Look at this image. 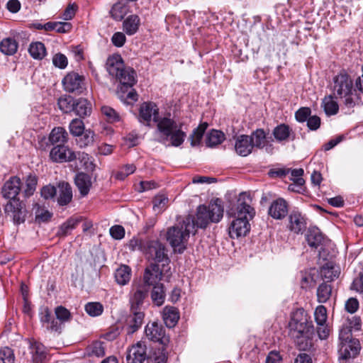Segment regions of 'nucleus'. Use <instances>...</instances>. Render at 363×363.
I'll return each instance as SVG.
<instances>
[{
	"mask_svg": "<svg viewBox=\"0 0 363 363\" xmlns=\"http://www.w3.org/2000/svg\"><path fill=\"white\" fill-rule=\"evenodd\" d=\"M21 182L17 177H11L2 187V195L6 199H16L21 191Z\"/></svg>",
	"mask_w": 363,
	"mask_h": 363,
	"instance_id": "19",
	"label": "nucleus"
},
{
	"mask_svg": "<svg viewBox=\"0 0 363 363\" xmlns=\"http://www.w3.org/2000/svg\"><path fill=\"white\" fill-rule=\"evenodd\" d=\"M86 312L92 317L99 316L104 311V306L99 302H89L85 305Z\"/></svg>",
	"mask_w": 363,
	"mask_h": 363,
	"instance_id": "49",
	"label": "nucleus"
},
{
	"mask_svg": "<svg viewBox=\"0 0 363 363\" xmlns=\"http://www.w3.org/2000/svg\"><path fill=\"white\" fill-rule=\"evenodd\" d=\"M109 233L111 236L115 240H121L125 237V228L121 225H115L112 226Z\"/></svg>",
	"mask_w": 363,
	"mask_h": 363,
	"instance_id": "55",
	"label": "nucleus"
},
{
	"mask_svg": "<svg viewBox=\"0 0 363 363\" xmlns=\"http://www.w3.org/2000/svg\"><path fill=\"white\" fill-rule=\"evenodd\" d=\"M69 135L62 127H55L50 132L48 141L51 145H65L67 143Z\"/></svg>",
	"mask_w": 363,
	"mask_h": 363,
	"instance_id": "23",
	"label": "nucleus"
},
{
	"mask_svg": "<svg viewBox=\"0 0 363 363\" xmlns=\"http://www.w3.org/2000/svg\"><path fill=\"white\" fill-rule=\"evenodd\" d=\"M86 354L89 357H102L105 355V347L101 341H95L86 347Z\"/></svg>",
	"mask_w": 363,
	"mask_h": 363,
	"instance_id": "39",
	"label": "nucleus"
},
{
	"mask_svg": "<svg viewBox=\"0 0 363 363\" xmlns=\"http://www.w3.org/2000/svg\"><path fill=\"white\" fill-rule=\"evenodd\" d=\"M15 357L13 350L5 347L0 349V363H14Z\"/></svg>",
	"mask_w": 363,
	"mask_h": 363,
	"instance_id": "53",
	"label": "nucleus"
},
{
	"mask_svg": "<svg viewBox=\"0 0 363 363\" xmlns=\"http://www.w3.org/2000/svg\"><path fill=\"white\" fill-rule=\"evenodd\" d=\"M314 316L316 324L327 322L328 316L326 308L323 305L318 306L315 310Z\"/></svg>",
	"mask_w": 363,
	"mask_h": 363,
	"instance_id": "54",
	"label": "nucleus"
},
{
	"mask_svg": "<svg viewBox=\"0 0 363 363\" xmlns=\"http://www.w3.org/2000/svg\"><path fill=\"white\" fill-rule=\"evenodd\" d=\"M288 228L290 231L299 234L306 228V222L304 216L297 211H292L289 216Z\"/></svg>",
	"mask_w": 363,
	"mask_h": 363,
	"instance_id": "18",
	"label": "nucleus"
},
{
	"mask_svg": "<svg viewBox=\"0 0 363 363\" xmlns=\"http://www.w3.org/2000/svg\"><path fill=\"white\" fill-rule=\"evenodd\" d=\"M50 159L57 163L69 162L75 160L74 151L65 145H56L50 151Z\"/></svg>",
	"mask_w": 363,
	"mask_h": 363,
	"instance_id": "11",
	"label": "nucleus"
},
{
	"mask_svg": "<svg viewBox=\"0 0 363 363\" xmlns=\"http://www.w3.org/2000/svg\"><path fill=\"white\" fill-rule=\"evenodd\" d=\"M57 319L62 324L71 320L72 315L69 310L63 306H57L55 309Z\"/></svg>",
	"mask_w": 363,
	"mask_h": 363,
	"instance_id": "52",
	"label": "nucleus"
},
{
	"mask_svg": "<svg viewBox=\"0 0 363 363\" xmlns=\"http://www.w3.org/2000/svg\"><path fill=\"white\" fill-rule=\"evenodd\" d=\"M101 112L107 117L108 121L110 122H114L119 119L118 115L111 107L103 106L101 108Z\"/></svg>",
	"mask_w": 363,
	"mask_h": 363,
	"instance_id": "61",
	"label": "nucleus"
},
{
	"mask_svg": "<svg viewBox=\"0 0 363 363\" xmlns=\"http://www.w3.org/2000/svg\"><path fill=\"white\" fill-rule=\"evenodd\" d=\"M38 183V178L35 175L29 174L26 180V187L24 189L25 196L29 197L33 194L35 191Z\"/></svg>",
	"mask_w": 363,
	"mask_h": 363,
	"instance_id": "48",
	"label": "nucleus"
},
{
	"mask_svg": "<svg viewBox=\"0 0 363 363\" xmlns=\"http://www.w3.org/2000/svg\"><path fill=\"white\" fill-rule=\"evenodd\" d=\"M225 140V135L223 132L212 130L206 137V144L208 147H212L220 144Z\"/></svg>",
	"mask_w": 363,
	"mask_h": 363,
	"instance_id": "40",
	"label": "nucleus"
},
{
	"mask_svg": "<svg viewBox=\"0 0 363 363\" xmlns=\"http://www.w3.org/2000/svg\"><path fill=\"white\" fill-rule=\"evenodd\" d=\"M135 169L133 164H126L116 174V177L119 180H123L126 177L133 174Z\"/></svg>",
	"mask_w": 363,
	"mask_h": 363,
	"instance_id": "57",
	"label": "nucleus"
},
{
	"mask_svg": "<svg viewBox=\"0 0 363 363\" xmlns=\"http://www.w3.org/2000/svg\"><path fill=\"white\" fill-rule=\"evenodd\" d=\"M162 318L167 327H174L179 319L178 309L174 306H165L162 311Z\"/></svg>",
	"mask_w": 363,
	"mask_h": 363,
	"instance_id": "24",
	"label": "nucleus"
},
{
	"mask_svg": "<svg viewBox=\"0 0 363 363\" xmlns=\"http://www.w3.org/2000/svg\"><path fill=\"white\" fill-rule=\"evenodd\" d=\"M146 345L138 342L128 351L126 360L128 363H143L147 358Z\"/></svg>",
	"mask_w": 363,
	"mask_h": 363,
	"instance_id": "17",
	"label": "nucleus"
},
{
	"mask_svg": "<svg viewBox=\"0 0 363 363\" xmlns=\"http://www.w3.org/2000/svg\"><path fill=\"white\" fill-rule=\"evenodd\" d=\"M75 160H78L81 165L87 170L93 171L94 164L91 161L89 155L84 152H74Z\"/></svg>",
	"mask_w": 363,
	"mask_h": 363,
	"instance_id": "46",
	"label": "nucleus"
},
{
	"mask_svg": "<svg viewBox=\"0 0 363 363\" xmlns=\"http://www.w3.org/2000/svg\"><path fill=\"white\" fill-rule=\"evenodd\" d=\"M28 51L30 55L36 60H41L46 55L45 47L41 42H35L31 43L30 45Z\"/></svg>",
	"mask_w": 363,
	"mask_h": 363,
	"instance_id": "42",
	"label": "nucleus"
},
{
	"mask_svg": "<svg viewBox=\"0 0 363 363\" xmlns=\"http://www.w3.org/2000/svg\"><path fill=\"white\" fill-rule=\"evenodd\" d=\"M253 143V147L262 148L266 144V133L263 129H257L250 136Z\"/></svg>",
	"mask_w": 363,
	"mask_h": 363,
	"instance_id": "44",
	"label": "nucleus"
},
{
	"mask_svg": "<svg viewBox=\"0 0 363 363\" xmlns=\"http://www.w3.org/2000/svg\"><path fill=\"white\" fill-rule=\"evenodd\" d=\"M79 223V220L77 218H69L59 227L57 235L59 237H65L68 235L70 234L71 231L76 228Z\"/></svg>",
	"mask_w": 363,
	"mask_h": 363,
	"instance_id": "38",
	"label": "nucleus"
},
{
	"mask_svg": "<svg viewBox=\"0 0 363 363\" xmlns=\"http://www.w3.org/2000/svg\"><path fill=\"white\" fill-rule=\"evenodd\" d=\"M251 201L247 193H241L239 195L237 206L231 213L234 220L229 228V235L232 238L245 236L250 231L249 220L255 215V211L251 206Z\"/></svg>",
	"mask_w": 363,
	"mask_h": 363,
	"instance_id": "1",
	"label": "nucleus"
},
{
	"mask_svg": "<svg viewBox=\"0 0 363 363\" xmlns=\"http://www.w3.org/2000/svg\"><path fill=\"white\" fill-rule=\"evenodd\" d=\"M190 233L195 234L193 220L185 218L182 223L167 229L166 239L175 252L182 254L186 248Z\"/></svg>",
	"mask_w": 363,
	"mask_h": 363,
	"instance_id": "4",
	"label": "nucleus"
},
{
	"mask_svg": "<svg viewBox=\"0 0 363 363\" xmlns=\"http://www.w3.org/2000/svg\"><path fill=\"white\" fill-rule=\"evenodd\" d=\"M168 201V198L163 194L156 196L153 199L154 211L161 213L167 206Z\"/></svg>",
	"mask_w": 363,
	"mask_h": 363,
	"instance_id": "51",
	"label": "nucleus"
},
{
	"mask_svg": "<svg viewBox=\"0 0 363 363\" xmlns=\"http://www.w3.org/2000/svg\"><path fill=\"white\" fill-rule=\"evenodd\" d=\"M282 357L279 352L276 350H272L269 352L266 358V363H280Z\"/></svg>",
	"mask_w": 363,
	"mask_h": 363,
	"instance_id": "64",
	"label": "nucleus"
},
{
	"mask_svg": "<svg viewBox=\"0 0 363 363\" xmlns=\"http://www.w3.org/2000/svg\"><path fill=\"white\" fill-rule=\"evenodd\" d=\"M140 121L144 122H150L153 118V121H157L158 118V108L157 106L151 102L143 103L140 108Z\"/></svg>",
	"mask_w": 363,
	"mask_h": 363,
	"instance_id": "21",
	"label": "nucleus"
},
{
	"mask_svg": "<svg viewBox=\"0 0 363 363\" xmlns=\"http://www.w3.org/2000/svg\"><path fill=\"white\" fill-rule=\"evenodd\" d=\"M351 289L357 292L363 293V272L359 273L352 284Z\"/></svg>",
	"mask_w": 363,
	"mask_h": 363,
	"instance_id": "63",
	"label": "nucleus"
},
{
	"mask_svg": "<svg viewBox=\"0 0 363 363\" xmlns=\"http://www.w3.org/2000/svg\"><path fill=\"white\" fill-rule=\"evenodd\" d=\"M145 315L140 309L132 310L130 313L126 317L125 328L128 334H133L136 332L143 323Z\"/></svg>",
	"mask_w": 363,
	"mask_h": 363,
	"instance_id": "16",
	"label": "nucleus"
},
{
	"mask_svg": "<svg viewBox=\"0 0 363 363\" xmlns=\"http://www.w3.org/2000/svg\"><path fill=\"white\" fill-rule=\"evenodd\" d=\"M74 182L81 195L86 196L91 186V177L88 174L81 172L76 175Z\"/></svg>",
	"mask_w": 363,
	"mask_h": 363,
	"instance_id": "27",
	"label": "nucleus"
},
{
	"mask_svg": "<svg viewBox=\"0 0 363 363\" xmlns=\"http://www.w3.org/2000/svg\"><path fill=\"white\" fill-rule=\"evenodd\" d=\"M139 24V17L136 15H131L123 21V30L128 35H133L137 32Z\"/></svg>",
	"mask_w": 363,
	"mask_h": 363,
	"instance_id": "35",
	"label": "nucleus"
},
{
	"mask_svg": "<svg viewBox=\"0 0 363 363\" xmlns=\"http://www.w3.org/2000/svg\"><path fill=\"white\" fill-rule=\"evenodd\" d=\"M75 101L71 96H63L59 98L57 105L62 112L67 113L74 111Z\"/></svg>",
	"mask_w": 363,
	"mask_h": 363,
	"instance_id": "41",
	"label": "nucleus"
},
{
	"mask_svg": "<svg viewBox=\"0 0 363 363\" xmlns=\"http://www.w3.org/2000/svg\"><path fill=\"white\" fill-rule=\"evenodd\" d=\"M252 149L253 143H252L250 135H241L238 137L235 144V150L239 155L242 157L247 156L252 152Z\"/></svg>",
	"mask_w": 363,
	"mask_h": 363,
	"instance_id": "20",
	"label": "nucleus"
},
{
	"mask_svg": "<svg viewBox=\"0 0 363 363\" xmlns=\"http://www.w3.org/2000/svg\"><path fill=\"white\" fill-rule=\"evenodd\" d=\"M94 133L90 130H86L83 133L76 136V144L80 148L86 147L94 143Z\"/></svg>",
	"mask_w": 363,
	"mask_h": 363,
	"instance_id": "33",
	"label": "nucleus"
},
{
	"mask_svg": "<svg viewBox=\"0 0 363 363\" xmlns=\"http://www.w3.org/2000/svg\"><path fill=\"white\" fill-rule=\"evenodd\" d=\"M207 127L208 123L205 122L201 123L196 128L193 130V133L189 137L191 146H196L200 143Z\"/></svg>",
	"mask_w": 363,
	"mask_h": 363,
	"instance_id": "43",
	"label": "nucleus"
},
{
	"mask_svg": "<svg viewBox=\"0 0 363 363\" xmlns=\"http://www.w3.org/2000/svg\"><path fill=\"white\" fill-rule=\"evenodd\" d=\"M115 280L121 286L126 285L130 280L131 269L128 265L120 266L115 272Z\"/></svg>",
	"mask_w": 363,
	"mask_h": 363,
	"instance_id": "28",
	"label": "nucleus"
},
{
	"mask_svg": "<svg viewBox=\"0 0 363 363\" xmlns=\"http://www.w3.org/2000/svg\"><path fill=\"white\" fill-rule=\"evenodd\" d=\"M69 130L70 133L74 137L79 135L86 130L84 122L78 118H74L70 122Z\"/></svg>",
	"mask_w": 363,
	"mask_h": 363,
	"instance_id": "50",
	"label": "nucleus"
},
{
	"mask_svg": "<svg viewBox=\"0 0 363 363\" xmlns=\"http://www.w3.org/2000/svg\"><path fill=\"white\" fill-rule=\"evenodd\" d=\"M151 298L152 302L158 306L163 304L165 300V291L162 284H157L153 286Z\"/></svg>",
	"mask_w": 363,
	"mask_h": 363,
	"instance_id": "36",
	"label": "nucleus"
},
{
	"mask_svg": "<svg viewBox=\"0 0 363 363\" xmlns=\"http://www.w3.org/2000/svg\"><path fill=\"white\" fill-rule=\"evenodd\" d=\"M316 330L320 340H325L330 335V330L327 322L317 324Z\"/></svg>",
	"mask_w": 363,
	"mask_h": 363,
	"instance_id": "58",
	"label": "nucleus"
},
{
	"mask_svg": "<svg viewBox=\"0 0 363 363\" xmlns=\"http://www.w3.org/2000/svg\"><path fill=\"white\" fill-rule=\"evenodd\" d=\"M66 91L79 95L86 89L85 78L74 72H69L62 79Z\"/></svg>",
	"mask_w": 363,
	"mask_h": 363,
	"instance_id": "9",
	"label": "nucleus"
},
{
	"mask_svg": "<svg viewBox=\"0 0 363 363\" xmlns=\"http://www.w3.org/2000/svg\"><path fill=\"white\" fill-rule=\"evenodd\" d=\"M33 358L35 363H45L47 359V351L44 345L35 344L33 347Z\"/></svg>",
	"mask_w": 363,
	"mask_h": 363,
	"instance_id": "45",
	"label": "nucleus"
},
{
	"mask_svg": "<svg viewBox=\"0 0 363 363\" xmlns=\"http://www.w3.org/2000/svg\"><path fill=\"white\" fill-rule=\"evenodd\" d=\"M288 329L289 336L294 340L300 350H306L308 343H304L303 340L311 338L314 328L303 308H296L291 313Z\"/></svg>",
	"mask_w": 363,
	"mask_h": 363,
	"instance_id": "2",
	"label": "nucleus"
},
{
	"mask_svg": "<svg viewBox=\"0 0 363 363\" xmlns=\"http://www.w3.org/2000/svg\"><path fill=\"white\" fill-rule=\"evenodd\" d=\"M17 50L18 43L13 38H7L0 43V51L4 55H12L16 52Z\"/></svg>",
	"mask_w": 363,
	"mask_h": 363,
	"instance_id": "34",
	"label": "nucleus"
},
{
	"mask_svg": "<svg viewBox=\"0 0 363 363\" xmlns=\"http://www.w3.org/2000/svg\"><path fill=\"white\" fill-rule=\"evenodd\" d=\"M74 111L82 118L89 116L91 113V104L85 99H79L75 101Z\"/></svg>",
	"mask_w": 363,
	"mask_h": 363,
	"instance_id": "32",
	"label": "nucleus"
},
{
	"mask_svg": "<svg viewBox=\"0 0 363 363\" xmlns=\"http://www.w3.org/2000/svg\"><path fill=\"white\" fill-rule=\"evenodd\" d=\"M148 288L141 281H134L130 295V308L139 309L147 296Z\"/></svg>",
	"mask_w": 363,
	"mask_h": 363,
	"instance_id": "10",
	"label": "nucleus"
},
{
	"mask_svg": "<svg viewBox=\"0 0 363 363\" xmlns=\"http://www.w3.org/2000/svg\"><path fill=\"white\" fill-rule=\"evenodd\" d=\"M106 67L110 75L119 80L122 91L132 87L136 82L135 71L125 67L123 59L119 55L109 57L106 60Z\"/></svg>",
	"mask_w": 363,
	"mask_h": 363,
	"instance_id": "5",
	"label": "nucleus"
},
{
	"mask_svg": "<svg viewBox=\"0 0 363 363\" xmlns=\"http://www.w3.org/2000/svg\"><path fill=\"white\" fill-rule=\"evenodd\" d=\"M6 213L11 214L16 223H23L25 220V211L22 202L16 199H10L4 207Z\"/></svg>",
	"mask_w": 363,
	"mask_h": 363,
	"instance_id": "15",
	"label": "nucleus"
},
{
	"mask_svg": "<svg viewBox=\"0 0 363 363\" xmlns=\"http://www.w3.org/2000/svg\"><path fill=\"white\" fill-rule=\"evenodd\" d=\"M58 189V204L60 206L67 205L72 199V190L71 186L67 182H62L59 183Z\"/></svg>",
	"mask_w": 363,
	"mask_h": 363,
	"instance_id": "25",
	"label": "nucleus"
},
{
	"mask_svg": "<svg viewBox=\"0 0 363 363\" xmlns=\"http://www.w3.org/2000/svg\"><path fill=\"white\" fill-rule=\"evenodd\" d=\"M273 135L277 141L283 142L288 141L292 134V129L284 123H281L273 130Z\"/></svg>",
	"mask_w": 363,
	"mask_h": 363,
	"instance_id": "29",
	"label": "nucleus"
},
{
	"mask_svg": "<svg viewBox=\"0 0 363 363\" xmlns=\"http://www.w3.org/2000/svg\"><path fill=\"white\" fill-rule=\"evenodd\" d=\"M145 333L147 337L153 342L165 345L168 342V337L165 336V330L162 325L156 322L148 323L145 326Z\"/></svg>",
	"mask_w": 363,
	"mask_h": 363,
	"instance_id": "14",
	"label": "nucleus"
},
{
	"mask_svg": "<svg viewBox=\"0 0 363 363\" xmlns=\"http://www.w3.org/2000/svg\"><path fill=\"white\" fill-rule=\"evenodd\" d=\"M311 111L308 107H302L299 108L295 113L296 119L298 122H305L311 115Z\"/></svg>",
	"mask_w": 363,
	"mask_h": 363,
	"instance_id": "59",
	"label": "nucleus"
},
{
	"mask_svg": "<svg viewBox=\"0 0 363 363\" xmlns=\"http://www.w3.org/2000/svg\"><path fill=\"white\" fill-rule=\"evenodd\" d=\"M157 130L161 136V142L170 141L172 145L180 146L186 138V133L182 130L181 125L169 118L164 117L157 120Z\"/></svg>",
	"mask_w": 363,
	"mask_h": 363,
	"instance_id": "7",
	"label": "nucleus"
},
{
	"mask_svg": "<svg viewBox=\"0 0 363 363\" xmlns=\"http://www.w3.org/2000/svg\"><path fill=\"white\" fill-rule=\"evenodd\" d=\"M77 6L75 4H69L64 11L61 18L65 21L71 20L76 13Z\"/></svg>",
	"mask_w": 363,
	"mask_h": 363,
	"instance_id": "60",
	"label": "nucleus"
},
{
	"mask_svg": "<svg viewBox=\"0 0 363 363\" xmlns=\"http://www.w3.org/2000/svg\"><path fill=\"white\" fill-rule=\"evenodd\" d=\"M332 294V286L328 282L320 284L317 289V300L319 303L327 302Z\"/></svg>",
	"mask_w": 363,
	"mask_h": 363,
	"instance_id": "37",
	"label": "nucleus"
},
{
	"mask_svg": "<svg viewBox=\"0 0 363 363\" xmlns=\"http://www.w3.org/2000/svg\"><path fill=\"white\" fill-rule=\"evenodd\" d=\"M289 210V202L283 198H278L270 203L268 215L275 220H283L287 216Z\"/></svg>",
	"mask_w": 363,
	"mask_h": 363,
	"instance_id": "13",
	"label": "nucleus"
},
{
	"mask_svg": "<svg viewBox=\"0 0 363 363\" xmlns=\"http://www.w3.org/2000/svg\"><path fill=\"white\" fill-rule=\"evenodd\" d=\"M334 95L342 98L343 95L352 94L353 83L347 73H340L334 78Z\"/></svg>",
	"mask_w": 363,
	"mask_h": 363,
	"instance_id": "12",
	"label": "nucleus"
},
{
	"mask_svg": "<svg viewBox=\"0 0 363 363\" xmlns=\"http://www.w3.org/2000/svg\"><path fill=\"white\" fill-rule=\"evenodd\" d=\"M162 273L160 270L159 265L157 264H152L150 269L147 268L145 269L143 282V284L148 288L150 286H155L158 281L161 279Z\"/></svg>",
	"mask_w": 363,
	"mask_h": 363,
	"instance_id": "22",
	"label": "nucleus"
},
{
	"mask_svg": "<svg viewBox=\"0 0 363 363\" xmlns=\"http://www.w3.org/2000/svg\"><path fill=\"white\" fill-rule=\"evenodd\" d=\"M57 191L55 186L51 185L45 186L41 189V196L45 199H53L56 195Z\"/></svg>",
	"mask_w": 363,
	"mask_h": 363,
	"instance_id": "62",
	"label": "nucleus"
},
{
	"mask_svg": "<svg viewBox=\"0 0 363 363\" xmlns=\"http://www.w3.org/2000/svg\"><path fill=\"white\" fill-rule=\"evenodd\" d=\"M306 240L311 248L317 249L322 245L324 238L318 228H311L306 235Z\"/></svg>",
	"mask_w": 363,
	"mask_h": 363,
	"instance_id": "26",
	"label": "nucleus"
},
{
	"mask_svg": "<svg viewBox=\"0 0 363 363\" xmlns=\"http://www.w3.org/2000/svg\"><path fill=\"white\" fill-rule=\"evenodd\" d=\"M339 361L340 363H347L350 359L355 358L361 350L358 339L353 338L350 327H342L339 334Z\"/></svg>",
	"mask_w": 363,
	"mask_h": 363,
	"instance_id": "6",
	"label": "nucleus"
},
{
	"mask_svg": "<svg viewBox=\"0 0 363 363\" xmlns=\"http://www.w3.org/2000/svg\"><path fill=\"white\" fill-rule=\"evenodd\" d=\"M147 244L145 256L148 260L155 262V264H169L168 250L164 243L158 239H148Z\"/></svg>",
	"mask_w": 363,
	"mask_h": 363,
	"instance_id": "8",
	"label": "nucleus"
},
{
	"mask_svg": "<svg viewBox=\"0 0 363 363\" xmlns=\"http://www.w3.org/2000/svg\"><path fill=\"white\" fill-rule=\"evenodd\" d=\"M53 65L60 68L65 69L68 63L67 57L62 53H57L52 57Z\"/></svg>",
	"mask_w": 363,
	"mask_h": 363,
	"instance_id": "56",
	"label": "nucleus"
},
{
	"mask_svg": "<svg viewBox=\"0 0 363 363\" xmlns=\"http://www.w3.org/2000/svg\"><path fill=\"white\" fill-rule=\"evenodd\" d=\"M323 104L327 115H335L337 113L339 106L337 103L333 100L332 96L325 97Z\"/></svg>",
	"mask_w": 363,
	"mask_h": 363,
	"instance_id": "47",
	"label": "nucleus"
},
{
	"mask_svg": "<svg viewBox=\"0 0 363 363\" xmlns=\"http://www.w3.org/2000/svg\"><path fill=\"white\" fill-rule=\"evenodd\" d=\"M338 270L335 269L332 262H327L320 269V275L323 279L326 280L325 282L332 281L339 275Z\"/></svg>",
	"mask_w": 363,
	"mask_h": 363,
	"instance_id": "31",
	"label": "nucleus"
},
{
	"mask_svg": "<svg viewBox=\"0 0 363 363\" xmlns=\"http://www.w3.org/2000/svg\"><path fill=\"white\" fill-rule=\"evenodd\" d=\"M223 211L222 201L216 199L208 206L200 205L197 208L196 216L189 215L186 218H192L196 233V228H206L211 222L218 223L223 216Z\"/></svg>",
	"mask_w": 363,
	"mask_h": 363,
	"instance_id": "3",
	"label": "nucleus"
},
{
	"mask_svg": "<svg viewBox=\"0 0 363 363\" xmlns=\"http://www.w3.org/2000/svg\"><path fill=\"white\" fill-rule=\"evenodd\" d=\"M148 239H143L139 235L133 236L127 243L126 246L131 252L140 251L144 255L147 250Z\"/></svg>",
	"mask_w": 363,
	"mask_h": 363,
	"instance_id": "30",
	"label": "nucleus"
}]
</instances>
